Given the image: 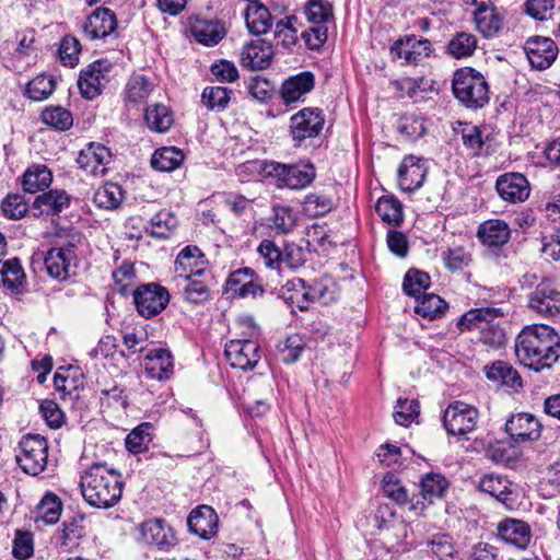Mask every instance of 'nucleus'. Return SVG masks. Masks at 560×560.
<instances>
[{
  "mask_svg": "<svg viewBox=\"0 0 560 560\" xmlns=\"http://www.w3.org/2000/svg\"><path fill=\"white\" fill-rule=\"evenodd\" d=\"M515 354L536 372L550 369L560 357V336L548 325L526 326L516 338Z\"/></svg>",
  "mask_w": 560,
  "mask_h": 560,
  "instance_id": "obj_1",
  "label": "nucleus"
},
{
  "mask_svg": "<svg viewBox=\"0 0 560 560\" xmlns=\"http://www.w3.org/2000/svg\"><path fill=\"white\" fill-rule=\"evenodd\" d=\"M122 486L120 472L104 464H93L80 478V488L84 500L97 509L116 505L121 498Z\"/></svg>",
  "mask_w": 560,
  "mask_h": 560,
  "instance_id": "obj_2",
  "label": "nucleus"
},
{
  "mask_svg": "<svg viewBox=\"0 0 560 560\" xmlns=\"http://www.w3.org/2000/svg\"><path fill=\"white\" fill-rule=\"evenodd\" d=\"M502 316L497 308H475L465 313L459 322L460 329H478L480 340L491 349H499L505 343V331L500 325L499 318Z\"/></svg>",
  "mask_w": 560,
  "mask_h": 560,
  "instance_id": "obj_3",
  "label": "nucleus"
},
{
  "mask_svg": "<svg viewBox=\"0 0 560 560\" xmlns=\"http://www.w3.org/2000/svg\"><path fill=\"white\" fill-rule=\"evenodd\" d=\"M452 89L458 102L470 109L482 108L490 100L489 84L486 78L472 68L456 70Z\"/></svg>",
  "mask_w": 560,
  "mask_h": 560,
  "instance_id": "obj_4",
  "label": "nucleus"
},
{
  "mask_svg": "<svg viewBox=\"0 0 560 560\" xmlns=\"http://www.w3.org/2000/svg\"><path fill=\"white\" fill-rule=\"evenodd\" d=\"M303 12L312 26L302 33V37L310 49H318L327 40V24L334 21L332 4L328 0H308Z\"/></svg>",
  "mask_w": 560,
  "mask_h": 560,
  "instance_id": "obj_5",
  "label": "nucleus"
},
{
  "mask_svg": "<svg viewBox=\"0 0 560 560\" xmlns=\"http://www.w3.org/2000/svg\"><path fill=\"white\" fill-rule=\"evenodd\" d=\"M266 171L276 179L279 188L303 189L316 178L315 166L305 161L295 164L271 162L266 166Z\"/></svg>",
  "mask_w": 560,
  "mask_h": 560,
  "instance_id": "obj_6",
  "label": "nucleus"
},
{
  "mask_svg": "<svg viewBox=\"0 0 560 560\" xmlns=\"http://www.w3.org/2000/svg\"><path fill=\"white\" fill-rule=\"evenodd\" d=\"M21 469L32 476L39 475L48 463V442L38 434H27L19 443L15 455Z\"/></svg>",
  "mask_w": 560,
  "mask_h": 560,
  "instance_id": "obj_7",
  "label": "nucleus"
},
{
  "mask_svg": "<svg viewBox=\"0 0 560 560\" xmlns=\"http://www.w3.org/2000/svg\"><path fill=\"white\" fill-rule=\"evenodd\" d=\"M324 124V113L317 107H305L292 115L289 121V135L294 147H301L307 139L318 137Z\"/></svg>",
  "mask_w": 560,
  "mask_h": 560,
  "instance_id": "obj_8",
  "label": "nucleus"
},
{
  "mask_svg": "<svg viewBox=\"0 0 560 560\" xmlns=\"http://www.w3.org/2000/svg\"><path fill=\"white\" fill-rule=\"evenodd\" d=\"M527 306L544 318L560 316V289L551 279H540L539 284L527 296Z\"/></svg>",
  "mask_w": 560,
  "mask_h": 560,
  "instance_id": "obj_9",
  "label": "nucleus"
},
{
  "mask_svg": "<svg viewBox=\"0 0 560 560\" xmlns=\"http://www.w3.org/2000/svg\"><path fill=\"white\" fill-rule=\"evenodd\" d=\"M132 295L138 313L145 318L160 314L170 302L168 291L158 283L141 284Z\"/></svg>",
  "mask_w": 560,
  "mask_h": 560,
  "instance_id": "obj_10",
  "label": "nucleus"
},
{
  "mask_svg": "<svg viewBox=\"0 0 560 560\" xmlns=\"http://www.w3.org/2000/svg\"><path fill=\"white\" fill-rule=\"evenodd\" d=\"M479 412L477 408L463 401L448 405L443 415V423L448 434L466 435L477 427Z\"/></svg>",
  "mask_w": 560,
  "mask_h": 560,
  "instance_id": "obj_11",
  "label": "nucleus"
},
{
  "mask_svg": "<svg viewBox=\"0 0 560 560\" xmlns=\"http://www.w3.org/2000/svg\"><path fill=\"white\" fill-rule=\"evenodd\" d=\"M113 65L107 59H98L81 70L78 86L86 100L97 97L109 81Z\"/></svg>",
  "mask_w": 560,
  "mask_h": 560,
  "instance_id": "obj_12",
  "label": "nucleus"
},
{
  "mask_svg": "<svg viewBox=\"0 0 560 560\" xmlns=\"http://www.w3.org/2000/svg\"><path fill=\"white\" fill-rule=\"evenodd\" d=\"M432 52V43L416 35L398 38L390 46L392 59L400 60L402 65H418L429 58Z\"/></svg>",
  "mask_w": 560,
  "mask_h": 560,
  "instance_id": "obj_13",
  "label": "nucleus"
},
{
  "mask_svg": "<svg viewBox=\"0 0 560 560\" xmlns=\"http://www.w3.org/2000/svg\"><path fill=\"white\" fill-rule=\"evenodd\" d=\"M260 347L254 340H231L224 354L230 365L242 371L253 370L260 360Z\"/></svg>",
  "mask_w": 560,
  "mask_h": 560,
  "instance_id": "obj_14",
  "label": "nucleus"
},
{
  "mask_svg": "<svg viewBox=\"0 0 560 560\" xmlns=\"http://www.w3.org/2000/svg\"><path fill=\"white\" fill-rule=\"evenodd\" d=\"M527 59L533 68L545 70L549 68L558 56L556 43L544 36H532L524 45Z\"/></svg>",
  "mask_w": 560,
  "mask_h": 560,
  "instance_id": "obj_15",
  "label": "nucleus"
},
{
  "mask_svg": "<svg viewBox=\"0 0 560 560\" xmlns=\"http://www.w3.org/2000/svg\"><path fill=\"white\" fill-rule=\"evenodd\" d=\"M174 272L177 278L189 280L202 275L207 277V272H210V270L201 250L197 246L188 245L178 253Z\"/></svg>",
  "mask_w": 560,
  "mask_h": 560,
  "instance_id": "obj_16",
  "label": "nucleus"
},
{
  "mask_svg": "<svg viewBox=\"0 0 560 560\" xmlns=\"http://www.w3.org/2000/svg\"><path fill=\"white\" fill-rule=\"evenodd\" d=\"M495 190L501 199L510 203L524 202L530 194V185L521 173H504L495 180Z\"/></svg>",
  "mask_w": 560,
  "mask_h": 560,
  "instance_id": "obj_17",
  "label": "nucleus"
},
{
  "mask_svg": "<svg viewBox=\"0 0 560 560\" xmlns=\"http://www.w3.org/2000/svg\"><path fill=\"white\" fill-rule=\"evenodd\" d=\"M141 539L158 547L162 551H168L177 545V538L173 528L161 518L149 520L140 525Z\"/></svg>",
  "mask_w": 560,
  "mask_h": 560,
  "instance_id": "obj_18",
  "label": "nucleus"
},
{
  "mask_svg": "<svg viewBox=\"0 0 560 560\" xmlns=\"http://www.w3.org/2000/svg\"><path fill=\"white\" fill-rule=\"evenodd\" d=\"M278 5L269 7L265 3L248 4L244 11L246 26L250 34H266L272 26L273 20L283 12Z\"/></svg>",
  "mask_w": 560,
  "mask_h": 560,
  "instance_id": "obj_19",
  "label": "nucleus"
},
{
  "mask_svg": "<svg viewBox=\"0 0 560 560\" xmlns=\"http://www.w3.org/2000/svg\"><path fill=\"white\" fill-rule=\"evenodd\" d=\"M315 86V75L311 71H303L285 79L280 88V97L284 105L290 106L304 102Z\"/></svg>",
  "mask_w": 560,
  "mask_h": 560,
  "instance_id": "obj_20",
  "label": "nucleus"
},
{
  "mask_svg": "<svg viewBox=\"0 0 560 560\" xmlns=\"http://www.w3.org/2000/svg\"><path fill=\"white\" fill-rule=\"evenodd\" d=\"M428 167L423 159L408 155L398 170V185L401 190L412 192L419 189L425 179Z\"/></svg>",
  "mask_w": 560,
  "mask_h": 560,
  "instance_id": "obj_21",
  "label": "nucleus"
},
{
  "mask_svg": "<svg viewBox=\"0 0 560 560\" xmlns=\"http://www.w3.org/2000/svg\"><path fill=\"white\" fill-rule=\"evenodd\" d=\"M116 27V14L107 8H97L86 18L82 32L90 39H98L112 35Z\"/></svg>",
  "mask_w": 560,
  "mask_h": 560,
  "instance_id": "obj_22",
  "label": "nucleus"
},
{
  "mask_svg": "<svg viewBox=\"0 0 560 560\" xmlns=\"http://www.w3.org/2000/svg\"><path fill=\"white\" fill-rule=\"evenodd\" d=\"M469 3L476 5L474 21L477 30L485 37L497 35L503 25L501 12L495 7L488 4L486 0H469Z\"/></svg>",
  "mask_w": 560,
  "mask_h": 560,
  "instance_id": "obj_23",
  "label": "nucleus"
},
{
  "mask_svg": "<svg viewBox=\"0 0 560 560\" xmlns=\"http://www.w3.org/2000/svg\"><path fill=\"white\" fill-rule=\"evenodd\" d=\"M110 158L109 150L103 144L89 143L80 151L77 162L88 174L100 176L106 173Z\"/></svg>",
  "mask_w": 560,
  "mask_h": 560,
  "instance_id": "obj_24",
  "label": "nucleus"
},
{
  "mask_svg": "<svg viewBox=\"0 0 560 560\" xmlns=\"http://www.w3.org/2000/svg\"><path fill=\"white\" fill-rule=\"evenodd\" d=\"M226 292L234 298H256L264 293V289L255 281L254 270L245 267L230 273L226 280Z\"/></svg>",
  "mask_w": 560,
  "mask_h": 560,
  "instance_id": "obj_25",
  "label": "nucleus"
},
{
  "mask_svg": "<svg viewBox=\"0 0 560 560\" xmlns=\"http://www.w3.org/2000/svg\"><path fill=\"white\" fill-rule=\"evenodd\" d=\"M63 249L54 246L47 250L44 258L48 275L58 280H66L74 273L77 255Z\"/></svg>",
  "mask_w": 560,
  "mask_h": 560,
  "instance_id": "obj_26",
  "label": "nucleus"
},
{
  "mask_svg": "<svg viewBox=\"0 0 560 560\" xmlns=\"http://www.w3.org/2000/svg\"><path fill=\"white\" fill-rule=\"evenodd\" d=\"M540 429L539 421L530 413L512 416L505 423V431L517 443L537 440Z\"/></svg>",
  "mask_w": 560,
  "mask_h": 560,
  "instance_id": "obj_27",
  "label": "nucleus"
},
{
  "mask_svg": "<svg viewBox=\"0 0 560 560\" xmlns=\"http://www.w3.org/2000/svg\"><path fill=\"white\" fill-rule=\"evenodd\" d=\"M191 36L205 46H214L220 43L226 34L224 25L215 20H207L195 16L189 20Z\"/></svg>",
  "mask_w": 560,
  "mask_h": 560,
  "instance_id": "obj_28",
  "label": "nucleus"
},
{
  "mask_svg": "<svg viewBox=\"0 0 560 560\" xmlns=\"http://www.w3.org/2000/svg\"><path fill=\"white\" fill-rule=\"evenodd\" d=\"M142 364L147 377L152 380H167L173 373L172 354L162 348L149 351L144 355Z\"/></svg>",
  "mask_w": 560,
  "mask_h": 560,
  "instance_id": "obj_29",
  "label": "nucleus"
},
{
  "mask_svg": "<svg viewBox=\"0 0 560 560\" xmlns=\"http://www.w3.org/2000/svg\"><path fill=\"white\" fill-rule=\"evenodd\" d=\"M187 525L190 532L201 538L208 539L217 533L218 515L212 508L201 505L190 512Z\"/></svg>",
  "mask_w": 560,
  "mask_h": 560,
  "instance_id": "obj_30",
  "label": "nucleus"
},
{
  "mask_svg": "<svg viewBox=\"0 0 560 560\" xmlns=\"http://www.w3.org/2000/svg\"><path fill=\"white\" fill-rule=\"evenodd\" d=\"M71 197L63 189H50L38 195L33 201V210L39 215H58L70 207Z\"/></svg>",
  "mask_w": 560,
  "mask_h": 560,
  "instance_id": "obj_31",
  "label": "nucleus"
},
{
  "mask_svg": "<svg viewBox=\"0 0 560 560\" xmlns=\"http://www.w3.org/2000/svg\"><path fill=\"white\" fill-rule=\"evenodd\" d=\"M499 537L517 548L524 549L530 541L529 526L520 520L505 518L498 524Z\"/></svg>",
  "mask_w": 560,
  "mask_h": 560,
  "instance_id": "obj_32",
  "label": "nucleus"
},
{
  "mask_svg": "<svg viewBox=\"0 0 560 560\" xmlns=\"http://www.w3.org/2000/svg\"><path fill=\"white\" fill-rule=\"evenodd\" d=\"M511 236L509 224L500 219L487 220L478 229V237L489 247H500L506 244Z\"/></svg>",
  "mask_w": 560,
  "mask_h": 560,
  "instance_id": "obj_33",
  "label": "nucleus"
},
{
  "mask_svg": "<svg viewBox=\"0 0 560 560\" xmlns=\"http://www.w3.org/2000/svg\"><path fill=\"white\" fill-rule=\"evenodd\" d=\"M372 522L373 526L380 530H392L398 541L407 537V525L389 505L378 506Z\"/></svg>",
  "mask_w": 560,
  "mask_h": 560,
  "instance_id": "obj_34",
  "label": "nucleus"
},
{
  "mask_svg": "<svg viewBox=\"0 0 560 560\" xmlns=\"http://www.w3.org/2000/svg\"><path fill=\"white\" fill-rule=\"evenodd\" d=\"M273 50L270 44L262 40H252L242 51L243 65L254 70H261L269 66Z\"/></svg>",
  "mask_w": 560,
  "mask_h": 560,
  "instance_id": "obj_35",
  "label": "nucleus"
},
{
  "mask_svg": "<svg viewBox=\"0 0 560 560\" xmlns=\"http://www.w3.org/2000/svg\"><path fill=\"white\" fill-rule=\"evenodd\" d=\"M84 536L82 517H72L62 523L54 536L56 544L65 551H71Z\"/></svg>",
  "mask_w": 560,
  "mask_h": 560,
  "instance_id": "obj_36",
  "label": "nucleus"
},
{
  "mask_svg": "<svg viewBox=\"0 0 560 560\" xmlns=\"http://www.w3.org/2000/svg\"><path fill=\"white\" fill-rule=\"evenodd\" d=\"M144 120L151 131L164 133L168 131L174 124V116L168 106L162 103H155L147 107Z\"/></svg>",
  "mask_w": 560,
  "mask_h": 560,
  "instance_id": "obj_37",
  "label": "nucleus"
},
{
  "mask_svg": "<svg viewBox=\"0 0 560 560\" xmlns=\"http://www.w3.org/2000/svg\"><path fill=\"white\" fill-rule=\"evenodd\" d=\"M51 171L44 164H33L23 174L22 185L26 192L35 194L50 186Z\"/></svg>",
  "mask_w": 560,
  "mask_h": 560,
  "instance_id": "obj_38",
  "label": "nucleus"
},
{
  "mask_svg": "<svg viewBox=\"0 0 560 560\" xmlns=\"http://www.w3.org/2000/svg\"><path fill=\"white\" fill-rule=\"evenodd\" d=\"M212 282L211 271L205 275L184 280V299L194 304H200L210 299V284Z\"/></svg>",
  "mask_w": 560,
  "mask_h": 560,
  "instance_id": "obj_39",
  "label": "nucleus"
},
{
  "mask_svg": "<svg viewBox=\"0 0 560 560\" xmlns=\"http://www.w3.org/2000/svg\"><path fill=\"white\" fill-rule=\"evenodd\" d=\"M489 380L517 390L523 386L518 372L504 361H497L486 370Z\"/></svg>",
  "mask_w": 560,
  "mask_h": 560,
  "instance_id": "obj_40",
  "label": "nucleus"
},
{
  "mask_svg": "<svg viewBox=\"0 0 560 560\" xmlns=\"http://www.w3.org/2000/svg\"><path fill=\"white\" fill-rule=\"evenodd\" d=\"M184 153L176 147H162L151 156V166L160 172H172L180 166Z\"/></svg>",
  "mask_w": 560,
  "mask_h": 560,
  "instance_id": "obj_41",
  "label": "nucleus"
},
{
  "mask_svg": "<svg viewBox=\"0 0 560 560\" xmlns=\"http://www.w3.org/2000/svg\"><path fill=\"white\" fill-rule=\"evenodd\" d=\"M479 488L481 491L489 493L498 501L505 505H509L511 501V482L499 475H486L479 481Z\"/></svg>",
  "mask_w": 560,
  "mask_h": 560,
  "instance_id": "obj_42",
  "label": "nucleus"
},
{
  "mask_svg": "<svg viewBox=\"0 0 560 560\" xmlns=\"http://www.w3.org/2000/svg\"><path fill=\"white\" fill-rule=\"evenodd\" d=\"M296 214L289 206H275L272 214L268 219V226L275 231L276 234H288L296 224Z\"/></svg>",
  "mask_w": 560,
  "mask_h": 560,
  "instance_id": "obj_43",
  "label": "nucleus"
},
{
  "mask_svg": "<svg viewBox=\"0 0 560 560\" xmlns=\"http://www.w3.org/2000/svg\"><path fill=\"white\" fill-rule=\"evenodd\" d=\"M281 296L292 306H296L301 311L307 310V291L306 282L301 278H294L282 287Z\"/></svg>",
  "mask_w": 560,
  "mask_h": 560,
  "instance_id": "obj_44",
  "label": "nucleus"
},
{
  "mask_svg": "<svg viewBox=\"0 0 560 560\" xmlns=\"http://www.w3.org/2000/svg\"><path fill=\"white\" fill-rule=\"evenodd\" d=\"M375 211L384 222L390 225H399L402 222V206L394 196L378 198Z\"/></svg>",
  "mask_w": 560,
  "mask_h": 560,
  "instance_id": "obj_45",
  "label": "nucleus"
},
{
  "mask_svg": "<svg viewBox=\"0 0 560 560\" xmlns=\"http://www.w3.org/2000/svg\"><path fill=\"white\" fill-rule=\"evenodd\" d=\"M416 301L415 312L428 319L440 317L447 308L446 302L433 293L420 295Z\"/></svg>",
  "mask_w": 560,
  "mask_h": 560,
  "instance_id": "obj_46",
  "label": "nucleus"
},
{
  "mask_svg": "<svg viewBox=\"0 0 560 560\" xmlns=\"http://www.w3.org/2000/svg\"><path fill=\"white\" fill-rule=\"evenodd\" d=\"M0 276L3 284L11 290H18L25 282V273L18 258H10L0 262Z\"/></svg>",
  "mask_w": 560,
  "mask_h": 560,
  "instance_id": "obj_47",
  "label": "nucleus"
},
{
  "mask_svg": "<svg viewBox=\"0 0 560 560\" xmlns=\"http://www.w3.org/2000/svg\"><path fill=\"white\" fill-rule=\"evenodd\" d=\"M177 224V218L171 211L163 209L151 218L150 228H147V231L152 236L166 238L176 229Z\"/></svg>",
  "mask_w": 560,
  "mask_h": 560,
  "instance_id": "obj_48",
  "label": "nucleus"
},
{
  "mask_svg": "<svg viewBox=\"0 0 560 560\" xmlns=\"http://www.w3.org/2000/svg\"><path fill=\"white\" fill-rule=\"evenodd\" d=\"M477 47V38L466 32L456 33L447 44V52L456 58H466L474 54Z\"/></svg>",
  "mask_w": 560,
  "mask_h": 560,
  "instance_id": "obj_49",
  "label": "nucleus"
},
{
  "mask_svg": "<svg viewBox=\"0 0 560 560\" xmlns=\"http://www.w3.org/2000/svg\"><path fill=\"white\" fill-rule=\"evenodd\" d=\"M124 199L121 187L114 183H107L101 186L94 194V202L103 209H115Z\"/></svg>",
  "mask_w": 560,
  "mask_h": 560,
  "instance_id": "obj_50",
  "label": "nucleus"
},
{
  "mask_svg": "<svg viewBox=\"0 0 560 560\" xmlns=\"http://www.w3.org/2000/svg\"><path fill=\"white\" fill-rule=\"evenodd\" d=\"M62 511L60 499L54 493H46L37 505V518L47 525L56 524Z\"/></svg>",
  "mask_w": 560,
  "mask_h": 560,
  "instance_id": "obj_51",
  "label": "nucleus"
},
{
  "mask_svg": "<svg viewBox=\"0 0 560 560\" xmlns=\"http://www.w3.org/2000/svg\"><path fill=\"white\" fill-rule=\"evenodd\" d=\"M420 488L423 499L431 502L445 494L448 488V481L441 474L430 472L422 477Z\"/></svg>",
  "mask_w": 560,
  "mask_h": 560,
  "instance_id": "obj_52",
  "label": "nucleus"
},
{
  "mask_svg": "<svg viewBox=\"0 0 560 560\" xmlns=\"http://www.w3.org/2000/svg\"><path fill=\"white\" fill-rule=\"evenodd\" d=\"M42 121L57 130H68L73 124L72 114L62 106L46 107L40 114Z\"/></svg>",
  "mask_w": 560,
  "mask_h": 560,
  "instance_id": "obj_53",
  "label": "nucleus"
},
{
  "mask_svg": "<svg viewBox=\"0 0 560 560\" xmlns=\"http://www.w3.org/2000/svg\"><path fill=\"white\" fill-rule=\"evenodd\" d=\"M154 86L144 75H132L126 85V98L131 103H141L152 93Z\"/></svg>",
  "mask_w": 560,
  "mask_h": 560,
  "instance_id": "obj_54",
  "label": "nucleus"
},
{
  "mask_svg": "<svg viewBox=\"0 0 560 560\" xmlns=\"http://www.w3.org/2000/svg\"><path fill=\"white\" fill-rule=\"evenodd\" d=\"M430 285V276L417 269H410L406 272L402 290L409 295L418 299Z\"/></svg>",
  "mask_w": 560,
  "mask_h": 560,
  "instance_id": "obj_55",
  "label": "nucleus"
},
{
  "mask_svg": "<svg viewBox=\"0 0 560 560\" xmlns=\"http://www.w3.org/2000/svg\"><path fill=\"white\" fill-rule=\"evenodd\" d=\"M334 208L332 199L323 194L312 192L303 200V211L312 218L322 217Z\"/></svg>",
  "mask_w": 560,
  "mask_h": 560,
  "instance_id": "obj_56",
  "label": "nucleus"
},
{
  "mask_svg": "<svg viewBox=\"0 0 560 560\" xmlns=\"http://www.w3.org/2000/svg\"><path fill=\"white\" fill-rule=\"evenodd\" d=\"M298 19L293 15L285 16L276 22L275 39L277 44L283 47H291L298 40V30L295 27Z\"/></svg>",
  "mask_w": 560,
  "mask_h": 560,
  "instance_id": "obj_57",
  "label": "nucleus"
},
{
  "mask_svg": "<svg viewBox=\"0 0 560 560\" xmlns=\"http://www.w3.org/2000/svg\"><path fill=\"white\" fill-rule=\"evenodd\" d=\"M429 551L439 560H450L455 556V546L448 534H435L427 542Z\"/></svg>",
  "mask_w": 560,
  "mask_h": 560,
  "instance_id": "obj_58",
  "label": "nucleus"
},
{
  "mask_svg": "<svg viewBox=\"0 0 560 560\" xmlns=\"http://www.w3.org/2000/svg\"><path fill=\"white\" fill-rule=\"evenodd\" d=\"M231 90L223 86H208L203 90L201 98L210 110H223L230 102Z\"/></svg>",
  "mask_w": 560,
  "mask_h": 560,
  "instance_id": "obj_59",
  "label": "nucleus"
},
{
  "mask_svg": "<svg viewBox=\"0 0 560 560\" xmlns=\"http://www.w3.org/2000/svg\"><path fill=\"white\" fill-rule=\"evenodd\" d=\"M55 90V80L48 75H38L28 82L27 96L36 102L46 100Z\"/></svg>",
  "mask_w": 560,
  "mask_h": 560,
  "instance_id": "obj_60",
  "label": "nucleus"
},
{
  "mask_svg": "<svg viewBox=\"0 0 560 560\" xmlns=\"http://www.w3.org/2000/svg\"><path fill=\"white\" fill-rule=\"evenodd\" d=\"M150 428L149 423H142L127 435L126 447L129 452L139 454L147 451L151 442Z\"/></svg>",
  "mask_w": 560,
  "mask_h": 560,
  "instance_id": "obj_61",
  "label": "nucleus"
},
{
  "mask_svg": "<svg viewBox=\"0 0 560 560\" xmlns=\"http://www.w3.org/2000/svg\"><path fill=\"white\" fill-rule=\"evenodd\" d=\"M81 44L74 36L67 35L61 39L59 58L63 66L73 68L79 63Z\"/></svg>",
  "mask_w": 560,
  "mask_h": 560,
  "instance_id": "obj_62",
  "label": "nucleus"
},
{
  "mask_svg": "<svg viewBox=\"0 0 560 560\" xmlns=\"http://www.w3.org/2000/svg\"><path fill=\"white\" fill-rule=\"evenodd\" d=\"M304 341L300 335H291L279 343L278 350L284 363H294L304 350Z\"/></svg>",
  "mask_w": 560,
  "mask_h": 560,
  "instance_id": "obj_63",
  "label": "nucleus"
},
{
  "mask_svg": "<svg viewBox=\"0 0 560 560\" xmlns=\"http://www.w3.org/2000/svg\"><path fill=\"white\" fill-rule=\"evenodd\" d=\"M419 415V404L415 399H401L397 400L395 407L394 419L399 425L408 427L415 418Z\"/></svg>",
  "mask_w": 560,
  "mask_h": 560,
  "instance_id": "obj_64",
  "label": "nucleus"
}]
</instances>
